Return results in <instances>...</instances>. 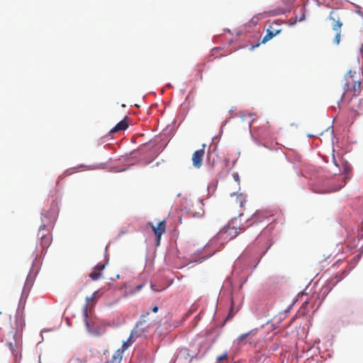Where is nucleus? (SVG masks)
Segmentation results:
<instances>
[{"label": "nucleus", "mask_w": 363, "mask_h": 363, "mask_svg": "<svg viewBox=\"0 0 363 363\" xmlns=\"http://www.w3.org/2000/svg\"><path fill=\"white\" fill-rule=\"evenodd\" d=\"M240 228L237 227V220H230L228 224L220 230L217 234L218 239L231 240L235 238L240 231Z\"/></svg>", "instance_id": "1"}, {"label": "nucleus", "mask_w": 363, "mask_h": 363, "mask_svg": "<svg viewBox=\"0 0 363 363\" xmlns=\"http://www.w3.org/2000/svg\"><path fill=\"white\" fill-rule=\"evenodd\" d=\"M328 18L332 21V28L333 30L335 32V36L333 40V43L336 45H339L341 37V28L342 26L341 18L338 13L335 11H332L330 13Z\"/></svg>", "instance_id": "2"}, {"label": "nucleus", "mask_w": 363, "mask_h": 363, "mask_svg": "<svg viewBox=\"0 0 363 363\" xmlns=\"http://www.w3.org/2000/svg\"><path fill=\"white\" fill-rule=\"evenodd\" d=\"M38 236L40 238V245L42 249L46 250L52 242V238L50 233V228L46 225H41L39 228Z\"/></svg>", "instance_id": "3"}, {"label": "nucleus", "mask_w": 363, "mask_h": 363, "mask_svg": "<svg viewBox=\"0 0 363 363\" xmlns=\"http://www.w3.org/2000/svg\"><path fill=\"white\" fill-rule=\"evenodd\" d=\"M99 296V291L94 292L91 296L86 298V304L83 308L84 318L92 317L94 314V306Z\"/></svg>", "instance_id": "4"}, {"label": "nucleus", "mask_w": 363, "mask_h": 363, "mask_svg": "<svg viewBox=\"0 0 363 363\" xmlns=\"http://www.w3.org/2000/svg\"><path fill=\"white\" fill-rule=\"evenodd\" d=\"M281 24L278 21H274L266 30V35L262 40V43H265L281 32Z\"/></svg>", "instance_id": "5"}, {"label": "nucleus", "mask_w": 363, "mask_h": 363, "mask_svg": "<svg viewBox=\"0 0 363 363\" xmlns=\"http://www.w3.org/2000/svg\"><path fill=\"white\" fill-rule=\"evenodd\" d=\"M166 221L163 220L157 224V226L153 225L152 223H148V225H150L154 232L156 238H157V245H160L161 236L166 232Z\"/></svg>", "instance_id": "6"}, {"label": "nucleus", "mask_w": 363, "mask_h": 363, "mask_svg": "<svg viewBox=\"0 0 363 363\" xmlns=\"http://www.w3.org/2000/svg\"><path fill=\"white\" fill-rule=\"evenodd\" d=\"M84 320L88 332L94 335H99L101 333V328L96 319H84Z\"/></svg>", "instance_id": "7"}, {"label": "nucleus", "mask_w": 363, "mask_h": 363, "mask_svg": "<svg viewBox=\"0 0 363 363\" xmlns=\"http://www.w3.org/2000/svg\"><path fill=\"white\" fill-rule=\"evenodd\" d=\"M205 147L203 144L202 148L195 151L192 155L193 165L196 168H200L202 165L203 158L205 154Z\"/></svg>", "instance_id": "8"}, {"label": "nucleus", "mask_w": 363, "mask_h": 363, "mask_svg": "<svg viewBox=\"0 0 363 363\" xmlns=\"http://www.w3.org/2000/svg\"><path fill=\"white\" fill-rule=\"evenodd\" d=\"M345 92L342 96V100L345 97L346 94L349 92L352 93V96H357L359 94L361 91V82L359 79L358 81H355L354 83L352 84H349L348 86H344Z\"/></svg>", "instance_id": "9"}, {"label": "nucleus", "mask_w": 363, "mask_h": 363, "mask_svg": "<svg viewBox=\"0 0 363 363\" xmlns=\"http://www.w3.org/2000/svg\"><path fill=\"white\" fill-rule=\"evenodd\" d=\"M356 72H352V70H350L345 77L346 82L344 86H348L349 84L350 85L354 83L355 81H358L359 79L356 77Z\"/></svg>", "instance_id": "10"}, {"label": "nucleus", "mask_w": 363, "mask_h": 363, "mask_svg": "<svg viewBox=\"0 0 363 363\" xmlns=\"http://www.w3.org/2000/svg\"><path fill=\"white\" fill-rule=\"evenodd\" d=\"M128 127V124L125 119L121 121L118 123L114 128H113L110 131L109 134L112 135L118 131L124 130L127 129Z\"/></svg>", "instance_id": "11"}, {"label": "nucleus", "mask_w": 363, "mask_h": 363, "mask_svg": "<svg viewBox=\"0 0 363 363\" xmlns=\"http://www.w3.org/2000/svg\"><path fill=\"white\" fill-rule=\"evenodd\" d=\"M284 5L287 6V9H279L277 11H276L274 14H281V13H285L286 12H289L291 10V7L294 4L295 0H282Z\"/></svg>", "instance_id": "12"}, {"label": "nucleus", "mask_w": 363, "mask_h": 363, "mask_svg": "<svg viewBox=\"0 0 363 363\" xmlns=\"http://www.w3.org/2000/svg\"><path fill=\"white\" fill-rule=\"evenodd\" d=\"M267 216L265 212L264 211H257L253 214V216L251 217L250 220L254 223L260 222L262 220V219L267 218Z\"/></svg>", "instance_id": "13"}, {"label": "nucleus", "mask_w": 363, "mask_h": 363, "mask_svg": "<svg viewBox=\"0 0 363 363\" xmlns=\"http://www.w3.org/2000/svg\"><path fill=\"white\" fill-rule=\"evenodd\" d=\"M235 196V202L237 203H238V205L240 208H242L246 202V196L244 195L243 194H235V193H233L231 194V196H233V197Z\"/></svg>", "instance_id": "14"}, {"label": "nucleus", "mask_w": 363, "mask_h": 363, "mask_svg": "<svg viewBox=\"0 0 363 363\" xmlns=\"http://www.w3.org/2000/svg\"><path fill=\"white\" fill-rule=\"evenodd\" d=\"M135 341V338L134 337V333H131L130 337L127 339L126 341H124L122 345V351H125L128 350V348Z\"/></svg>", "instance_id": "15"}, {"label": "nucleus", "mask_w": 363, "mask_h": 363, "mask_svg": "<svg viewBox=\"0 0 363 363\" xmlns=\"http://www.w3.org/2000/svg\"><path fill=\"white\" fill-rule=\"evenodd\" d=\"M255 330H252L250 332L240 335L238 338V342L239 345H244L246 343V338L254 333Z\"/></svg>", "instance_id": "16"}, {"label": "nucleus", "mask_w": 363, "mask_h": 363, "mask_svg": "<svg viewBox=\"0 0 363 363\" xmlns=\"http://www.w3.org/2000/svg\"><path fill=\"white\" fill-rule=\"evenodd\" d=\"M333 162L335 164V165L336 167H340V164H338L336 161V160L335 159V157H333ZM340 165L342 166V170H343V172L345 174H347V172L350 170V166L348 165V164L344 161H341V164Z\"/></svg>", "instance_id": "17"}, {"label": "nucleus", "mask_w": 363, "mask_h": 363, "mask_svg": "<svg viewBox=\"0 0 363 363\" xmlns=\"http://www.w3.org/2000/svg\"><path fill=\"white\" fill-rule=\"evenodd\" d=\"M346 275H347V273L345 271L342 272L340 274H336L335 279H336L337 280L334 282V284H336L340 281H341L342 279H344L346 277Z\"/></svg>", "instance_id": "18"}, {"label": "nucleus", "mask_w": 363, "mask_h": 363, "mask_svg": "<svg viewBox=\"0 0 363 363\" xmlns=\"http://www.w3.org/2000/svg\"><path fill=\"white\" fill-rule=\"evenodd\" d=\"M89 277L93 279V280H97L100 278L101 277V273L99 272H92L90 274H89Z\"/></svg>", "instance_id": "19"}, {"label": "nucleus", "mask_w": 363, "mask_h": 363, "mask_svg": "<svg viewBox=\"0 0 363 363\" xmlns=\"http://www.w3.org/2000/svg\"><path fill=\"white\" fill-rule=\"evenodd\" d=\"M106 264V263H104V264L99 263L94 267V270L95 271H98L99 272H100L101 271H102L105 268Z\"/></svg>", "instance_id": "20"}, {"label": "nucleus", "mask_w": 363, "mask_h": 363, "mask_svg": "<svg viewBox=\"0 0 363 363\" xmlns=\"http://www.w3.org/2000/svg\"><path fill=\"white\" fill-rule=\"evenodd\" d=\"M227 357H228V352H226L224 354H223L217 357V362H220L226 359Z\"/></svg>", "instance_id": "21"}, {"label": "nucleus", "mask_w": 363, "mask_h": 363, "mask_svg": "<svg viewBox=\"0 0 363 363\" xmlns=\"http://www.w3.org/2000/svg\"><path fill=\"white\" fill-rule=\"evenodd\" d=\"M69 363H85V362L79 358H72L70 359Z\"/></svg>", "instance_id": "22"}, {"label": "nucleus", "mask_w": 363, "mask_h": 363, "mask_svg": "<svg viewBox=\"0 0 363 363\" xmlns=\"http://www.w3.org/2000/svg\"><path fill=\"white\" fill-rule=\"evenodd\" d=\"M144 323H145V320H140L138 323H137V324H136L137 330H140V327L142 326ZM141 330L143 332H144L143 328H141Z\"/></svg>", "instance_id": "23"}, {"label": "nucleus", "mask_w": 363, "mask_h": 363, "mask_svg": "<svg viewBox=\"0 0 363 363\" xmlns=\"http://www.w3.org/2000/svg\"><path fill=\"white\" fill-rule=\"evenodd\" d=\"M235 315V313L234 312L233 308L232 306L230 310V311H229V313H228V315L227 318H233Z\"/></svg>", "instance_id": "24"}, {"label": "nucleus", "mask_w": 363, "mask_h": 363, "mask_svg": "<svg viewBox=\"0 0 363 363\" xmlns=\"http://www.w3.org/2000/svg\"><path fill=\"white\" fill-rule=\"evenodd\" d=\"M143 284H139L136 286V291H140L142 288H143Z\"/></svg>", "instance_id": "25"}, {"label": "nucleus", "mask_w": 363, "mask_h": 363, "mask_svg": "<svg viewBox=\"0 0 363 363\" xmlns=\"http://www.w3.org/2000/svg\"><path fill=\"white\" fill-rule=\"evenodd\" d=\"M233 177H234L235 181H237V182L239 181V176H238V174H233Z\"/></svg>", "instance_id": "26"}, {"label": "nucleus", "mask_w": 363, "mask_h": 363, "mask_svg": "<svg viewBox=\"0 0 363 363\" xmlns=\"http://www.w3.org/2000/svg\"><path fill=\"white\" fill-rule=\"evenodd\" d=\"M305 19V14L303 13L302 16H301V18H299V21H302Z\"/></svg>", "instance_id": "27"}, {"label": "nucleus", "mask_w": 363, "mask_h": 363, "mask_svg": "<svg viewBox=\"0 0 363 363\" xmlns=\"http://www.w3.org/2000/svg\"><path fill=\"white\" fill-rule=\"evenodd\" d=\"M158 311V307L157 306H154L152 308V311L156 313L157 311Z\"/></svg>", "instance_id": "28"}, {"label": "nucleus", "mask_w": 363, "mask_h": 363, "mask_svg": "<svg viewBox=\"0 0 363 363\" xmlns=\"http://www.w3.org/2000/svg\"><path fill=\"white\" fill-rule=\"evenodd\" d=\"M300 315H298V317L300 318L301 315H305V313L303 312L299 311L298 312Z\"/></svg>", "instance_id": "29"}, {"label": "nucleus", "mask_w": 363, "mask_h": 363, "mask_svg": "<svg viewBox=\"0 0 363 363\" xmlns=\"http://www.w3.org/2000/svg\"><path fill=\"white\" fill-rule=\"evenodd\" d=\"M9 346H10V349L13 351V345L11 343H10Z\"/></svg>", "instance_id": "30"}, {"label": "nucleus", "mask_w": 363, "mask_h": 363, "mask_svg": "<svg viewBox=\"0 0 363 363\" xmlns=\"http://www.w3.org/2000/svg\"><path fill=\"white\" fill-rule=\"evenodd\" d=\"M259 45V44L256 45H254L252 47L251 50H253L255 47H257Z\"/></svg>", "instance_id": "31"}, {"label": "nucleus", "mask_w": 363, "mask_h": 363, "mask_svg": "<svg viewBox=\"0 0 363 363\" xmlns=\"http://www.w3.org/2000/svg\"><path fill=\"white\" fill-rule=\"evenodd\" d=\"M145 316H146V315H145V314H142V315H140V318H145Z\"/></svg>", "instance_id": "32"}, {"label": "nucleus", "mask_w": 363, "mask_h": 363, "mask_svg": "<svg viewBox=\"0 0 363 363\" xmlns=\"http://www.w3.org/2000/svg\"><path fill=\"white\" fill-rule=\"evenodd\" d=\"M69 319H66V322H67V323L68 325L69 324Z\"/></svg>", "instance_id": "33"}, {"label": "nucleus", "mask_w": 363, "mask_h": 363, "mask_svg": "<svg viewBox=\"0 0 363 363\" xmlns=\"http://www.w3.org/2000/svg\"><path fill=\"white\" fill-rule=\"evenodd\" d=\"M154 286H155L154 285H151V287H152V289L153 290H155V289H154Z\"/></svg>", "instance_id": "34"}, {"label": "nucleus", "mask_w": 363, "mask_h": 363, "mask_svg": "<svg viewBox=\"0 0 363 363\" xmlns=\"http://www.w3.org/2000/svg\"><path fill=\"white\" fill-rule=\"evenodd\" d=\"M285 312H286V313H285V315H287V312H288V311H286Z\"/></svg>", "instance_id": "35"}, {"label": "nucleus", "mask_w": 363, "mask_h": 363, "mask_svg": "<svg viewBox=\"0 0 363 363\" xmlns=\"http://www.w3.org/2000/svg\"><path fill=\"white\" fill-rule=\"evenodd\" d=\"M249 343H250V344H252V343H253V342H252V341H250V342H249Z\"/></svg>", "instance_id": "36"}]
</instances>
